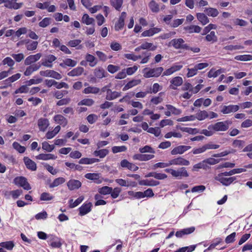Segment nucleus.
<instances>
[{"mask_svg":"<svg viewBox=\"0 0 252 252\" xmlns=\"http://www.w3.org/2000/svg\"><path fill=\"white\" fill-rule=\"evenodd\" d=\"M29 65V66L26 68V69L24 73V75L27 76H30L33 72L38 70L41 67V64L39 63Z\"/></svg>","mask_w":252,"mask_h":252,"instance_id":"obj_13","label":"nucleus"},{"mask_svg":"<svg viewBox=\"0 0 252 252\" xmlns=\"http://www.w3.org/2000/svg\"><path fill=\"white\" fill-rule=\"evenodd\" d=\"M95 54L99 60L103 62H106L108 59L107 55L101 51H97Z\"/></svg>","mask_w":252,"mask_h":252,"instance_id":"obj_60","label":"nucleus"},{"mask_svg":"<svg viewBox=\"0 0 252 252\" xmlns=\"http://www.w3.org/2000/svg\"><path fill=\"white\" fill-rule=\"evenodd\" d=\"M93 204L91 202H85L79 208V215L83 216L90 213L92 209Z\"/></svg>","mask_w":252,"mask_h":252,"instance_id":"obj_5","label":"nucleus"},{"mask_svg":"<svg viewBox=\"0 0 252 252\" xmlns=\"http://www.w3.org/2000/svg\"><path fill=\"white\" fill-rule=\"evenodd\" d=\"M42 56V54L40 53L35 55H30L27 57L24 61V64L26 65H32L38 61Z\"/></svg>","mask_w":252,"mask_h":252,"instance_id":"obj_9","label":"nucleus"},{"mask_svg":"<svg viewBox=\"0 0 252 252\" xmlns=\"http://www.w3.org/2000/svg\"><path fill=\"white\" fill-rule=\"evenodd\" d=\"M99 161V159L96 158H83L79 160V163L82 164H90Z\"/></svg>","mask_w":252,"mask_h":252,"instance_id":"obj_29","label":"nucleus"},{"mask_svg":"<svg viewBox=\"0 0 252 252\" xmlns=\"http://www.w3.org/2000/svg\"><path fill=\"white\" fill-rule=\"evenodd\" d=\"M127 150V147L126 146H113L112 148V152L114 154H116L119 152H125Z\"/></svg>","mask_w":252,"mask_h":252,"instance_id":"obj_54","label":"nucleus"},{"mask_svg":"<svg viewBox=\"0 0 252 252\" xmlns=\"http://www.w3.org/2000/svg\"><path fill=\"white\" fill-rule=\"evenodd\" d=\"M82 21L83 23L86 24L87 25L93 24L94 20V18L90 17L88 14H84L82 18Z\"/></svg>","mask_w":252,"mask_h":252,"instance_id":"obj_42","label":"nucleus"},{"mask_svg":"<svg viewBox=\"0 0 252 252\" xmlns=\"http://www.w3.org/2000/svg\"><path fill=\"white\" fill-rule=\"evenodd\" d=\"M234 59L238 61H248L252 60V55H238V56H235Z\"/></svg>","mask_w":252,"mask_h":252,"instance_id":"obj_50","label":"nucleus"},{"mask_svg":"<svg viewBox=\"0 0 252 252\" xmlns=\"http://www.w3.org/2000/svg\"><path fill=\"white\" fill-rule=\"evenodd\" d=\"M121 191L122 189L120 188L116 187L112 189V192L110 193L111 197L113 199L117 198Z\"/></svg>","mask_w":252,"mask_h":252,"instance_id":"obj_56","label":"nucleus"},{"mask_svg":"<svg viewBox=\"0 0 252 252\" xmlns=\"http://www.w3.org/2000/svg\"><path fill=\"white\" fill-rule=\"evenodd\" d=\"M86 61L89 63V65L94 67L97 64V59L93 55L87 53L85 56Z\"/></svg>","mask_w":252,"mask_h":252,"instance_id":"obj_23","label":"nucleus"},{"mask_svg":"<svg viewBox=\"0 0 252 252\" xmlns=\"http://www.w3.org/2000/svg\"><path fill=\"white\" fill-rule=\"evenodd\" d=\"M165 171L167 172L170 173L172 176L177 179H181L182 178H187L189 176L187 170L185 167H180L177 170H174L173 169H166Z\"/></svg>","mask_w":252,"mask_h":252,"instance_id":"obj_1","label":"nucleus"},{"mask_svg":"<svg viewBox=\"0 0 252 252\" xmlns=\"http://www.w3.org/2000/svg\"><path fill=\"white\" fill-rule=\"evenodd\" d=\"M50 125L49 121L45 118H40L37 121V126L40 131L45 132Z\"/></svg>","mask_w":252,"mask_h":252,"instance_id":"obj_8","label":"nucleus"},{"mask_svg":"<svg viewBox=\"0 0 252 252\" xmlns=\"http://www.w3.org/2000/svg\"><path fill=\"white\" fill-rule=\"evenodd\" d=\"M13 183L17 186L23 188L25 190H29L31 189V187L27 179L23 176L15 177L13 180Z\"/></svg>","mask_w":252,"mask_h":252,"instance_id":"obj_3","label":"nucleus"},{"mask_svg":"<svg viewBox=\"0 0 252 252\" xmlns=\"http://www.w3.org/2000/svg\"><path fill=\"white\" fill-rule=\"evenodd\" d=\"M55 122L63 127H65L68 124V121L66 118L61 114L55 115L53 117Z\"/></svg>","mask_w":252,"mask_h":252,"instance_id":"obj_12","label":"nucleus"},{"mask_svg":"<svg viewBox=\"0 0 252 252\" xmlns=\"http://www.w3.org/2000/svg\"><path fill=\"white\" fill-rule=\"evenodd\" d=\"M13 147L14 149L17 151L19 153H23L26 151V148L24 146H21L19 143L14 142L12 144Z\"/></svg>","mask_w":252,"mask_h":252,"instance_id":"obj_49","label":"nucleus"},{"mask_svg":"<svg viewBox=\"0 0 252 252\" xmlns=\"http://www.w3.org/2000/svg\"><path fill=\"white\" fill-rule=\"evenodd\" d=\"M204 12L209 16L215 17H217L219 14V11L216 9L212 7L206 8Z\"/></svg>","mask_w":252,"mask_h":252,"instance_id":"obj_31","label":"nucleus"},{"mask_svg":"<svg viewBox=\"0 0 252 252\" xmlns=\"http://www.w3.org/2000/svg\"><path fill=\"white\" fill-rule=\"evenodd\" d=\"M154 157V155H153L137 154L133 156V159L139 161H147L152 159Z\"/></svg>","mask_w":252,"mask_h":252,"instance_id":"obj_20","label":"nucleus"},{"mask_svg":"<svg viewBox=\"0 0 252 252\" xmlns=\"http://www.w3.org/2000/svg\"><path fill=\"white\" fill-rule=\"evenodd\" d=\"M121 95V93L116 91H112V90H108L107 91V94L106 95V99L108 100H114Z\"/></svg>","mask_w":252,"mask_h":252,"instance_id":"obj_27","label":"nucleus"},{"mask_svg":"<svg viewBox=\"0 0 252 252\" xmlns=\"http://www.w3.org/2000/svg\"><path fill=\"white\" fill-rule=\"evenodd\" d=\"M81 185L82 183L80 181L75 179L70 180L67 183L68 188L70 190L78 189L81 187Z\"/></svg>","mask_w":252,"mask_h":252,"instance_id":"obj_17","label":"nucleus"},{"mask_svg":"<svg viewBox=\"0 0 252 252\" xmlns=\"http://www.w3.org/2000/svg\"><path fill=\"white\" fill-rule=\"evenodd\" d=\"M154 157V155H153L137 154L133 156V159L139 161H147L152 159Z\"/></svg>","mask_w":252,"mask_h":252,"instance_id":"obj_19","label":"nucleus"},{"mask_svg":"<svg viewBox=\"0 0 252 252\" xmlns=\"http://www.w3.org/2000/svg\"><path fill=\"white\" fill-rule=\"evenodd\" d=\"M85 177L88 179L93 180L95 181V182L96 183H99L98 182L96 181L97 180H98L99 179V175L98 173H87L85 175Z\"/></svg>","mask_w":252,"mask_h":252,"instance_id":"obj_45","label":"nucleus"},{"mask_svg":"<svg viewBox=\"0 0 252 252\" xmlns=\"http://www.w3.org/2000/svg\"><path fill=\"white\" fill-rule=\"evenodd\" d=\"M208 166L206 164L205 160L193 165L192 171H198L199 169H206Z\"/></svg>","mask_w":252,"mask_h":252,"instance_id":"obj_38","label":"nucleus"},{"mask_svg":"<svg viewBox=\"0 0 252 252\" xmlns=\"http://www.w3.org/2000/svg\"><path fill=\"white\" fill-rule=\"evenodd\" d=\"M209 116L208 112L205 110L201 111L199 110L195 116V119H197L199 121H202L208 118Z\"/></svg>","mask_w":252,"mask_h":252,"instance_id":"obj_34","label":"nucleus"},{"mask_svg":"<svg viewBox=\"0 0 252 252\" xmlns=\"http://www.w3.org/2000/svg\"><path fill=\"white\" fill-rule=\"evenodd\" d=\"M84 71V69L82 67H77L70 71L68 72L67 74L69 76L75 77L80 76Z\"/></svg>","mask_w":252,"mask_h":252,"instance_id":"obj_24","label":"nucleus"},{"mask_svg":"<svg viewBox=\"0 0 252 252\" xmlns=\"http://www.w3.org/2000/svg\"><path fill=\"white\" fill-rule=\"evenodd\" d=\"M51 23V18L49 17L44 18L41 21H40L38 25L39 26L42 28H45L49 25Z\"/></svg>","mask_w":252,"mask_h":252,"instance_id":"obj_58","label":"nucleus"},{"mask_svg":"<svg viewBox=\"0 0 252 252\" xmlns=\"http://www.w3.org/2000/svg\"><path fill=\"white\" fill-rule=\"evenodd\" d=\"M16 1L17 0H7L6 3L4 4V6L9 9H18L22 6L23 3H17Z\"/></svg>","mask_w":252,"mask_h":252,"instance_id":"obj_14","label":"nucleus"},{"mask_svg":"<svg viewBox=\"0 0 252 252\" xmlns=\"http://www.w3.org/2000/svg\"><path fill=\"white\" fill-rule=\"evenodd\" d=\"M23 161L27 169L32 171L36 170L37 166L36 163L29 157H25L23 158Z\"/></svg>","mask_w":252,"mask_h":252,"instance_id":"obj_10","label":"nucleus"},{"mask_svg":"<svg viewBox=\"0 0 252 252\" xmlns=\"http://www.w3.org/2000/svg\"><path fill=\"white\" fill-rule=\"evenodd\" d=\"M223 176V175H220V174H219L218 176L215 177V180L225 186H229L236 179L235 177L226 178Z\"/></svg>","mask_w":252,"mask_h":252,"instance_id":"obj_6","label":"nucleus"},{"mask_svg":"<svg viewBox=\"0 0 252 252\" xmlns=\"http://www.w3.org/2000/svg\"><path fill=\"white\" fill-rule=\"evenodd\" d=\"M38 42L36 41H28L26 42V47L28 51L35 50L37 47Z\"/></svg>","mask_w":252,"mask_h":252,"instance_id":"obj_35","label":"nucleus"},{"mask_svg":"<svg viewBox=\"0 0 252 252\" xmlns=\"http://www.w3.org/2000/svg\"><path fill=\"white\" fill-rule=\"evenodd\" d=\"M172 136L177 138H181L182 137V135L180 132L171 131L166 133L164 136L166 138H170Z\"/></svg>","mask_w":252,"mask_h":252,"instance_id":"obj_61","label":"nucleus"},{"mask_svg":"<svg viewBox=\"0 0 252 252\" xmlns=\"http://www.w3.org/2000/svg\"><path fill=\"white\" fill-rule=\"evenodd\" d=\"M239 109V107L237 105H231L229 106H223L221 112L224 114H226L231 112H234L238 111Z\"/></svg>","mask_w":252,"mask_h":252,"instance_id":"obj_21","label":"nucleus"},{"mask_svg":"<svg viewBox=\"0 0 252 252\" xmlns=\"http://www.w3.org/2000/svg\"><path fill=\"white\" fill-rule=\"evenodd\" d=\"M223 71L221 69H218L216 71H214L213 69H211L208 74V76L209 78L216 77Z\"/></svg>","mask_w":252,"mask_h":252,"instance_id":"obj_59","label":"nucleus"},{"mask_svg":"<svg viewBox=\"0 0 252 252\" xmlns=\"http://www.w3.org/2000/svg\"><path fill=\"white\" fill-rule=\"evenodd\" d=\"M157 32H158V28H155L153 29H150L148 30L144 31L141 34V36H142V37L151 36L153 35L154 34H155Z\"/></svg>","mask_w":252,"mask_h":252,"instance_id":"obj_44","label":"nucleus"},{"mask_svg":"<svg viewBox=\"0 0 252 252\" xmlns=\"http://www.w3.org/2000/svg\"><path fill=\"white\" fill-rule=\"evenodd\" d=\"M0 247L5 248L7 250L10 251L13 249L14 247V243L12 241L3 242L0 243Z\"/></svg>","mask_w":252,"mask_h":252,"instance_id":"obj_40","label":"nucleus"},{"mask_svg":"<svg viewBox=\"0 0 252 252\" xmlns=\"http://www.w3.org/2000/svg\"><path fill=\"white\" fill-rule=\"evenodd\" d=\"M111 5L118 11H120L123 3V0H110Z\"/></svg>","mask_w":252,"mask_h":252,"instance_id":"obj_37","label":"nucleus"},{"mask_svg":"<svg viewBox=\"0 0 252 252\" xmlns=\"http://www.w3.org/2000/svg\"><path fill=\"white\" fill-rule=\"evenodd\" d=\"M189 161L182 157H178L169 161V164L176 165H186L189 164Z\"/></svg>","mask_w":252,"mask_h":252,"instance_id":"obj_11","label":"nucleus"},{"mask_svg":"<svg viewBox=\"0 0 252 252\" xmlns=\"http://www.w3.org/2000/svg\"><path fill=\"white\" fill-rule=\"evenodd\" d=\"M39 74L42 76L50 77L58 80L61 79L62 77L60 73L53 70L40 71Z\"/></svg>","mask_w":252,"mask_h":252,"instance_id":"obj_7","label":"nucleus"},{"mask_svg":"<svg viewBox=\"0 0 252 252\" xmlns=\"http://www.w3.org/2000/svg\"><path fill=\"white\" fill-rule=\"evenodd\" d=\"M99 91L100 89L99 88L94 86H88L84 89L83 91V93L85 94H97L99 93Z\"/></svg>","mask_w":252,"mask_h":252,"instance_id":"obj_30","label":"nucleus"},{"mask_svg":"<svg viewBox=\"0 0 252 252\" xmlns=\"http://www.w3.org/2000/svg\"><path fill=\"white\" fill-rule=\"evenodd\" d=\"M84 199V197L83 196H79L77 199H76L74 202L72 199H70L69 201V207L71 208H73L77 206L79 204H80Z\"/></svg>","mask_w":252,"mask_h":252,"instance_id":"obj_33","label":"nucleus"},{"mask_svg":"<svg viewBox=\"0 0 252 252\" xmlns=\"http://www.w3.org/2000/svg\"><path fill=\"white\" fill-rule=\"evenodd\" d=\"M94 103V101L92 98H84L78 103V105H86L91 106Z\"/></svg>","mask_w":252,"mask_h":252,"instance_id":"obj_41","label":"nucleus"},{"mask_svg":"<svg viewBox=\"0 0 252 252\" xmlns=\"http://www.w3.org/2000/svg\"><path fill=\"white\" fill-rule=\"evenodd\" d=\"M181 131L187 132L190 134H196L199 132V130L197 128H192L190 127H178Z\"/></svg>","mask_w":252,"mask_h":252,"instance_id":"obj_36","label":"nucleus"},{"mask_svg":"<svg viewBox=\"0 0 252 252\" xmlns=\"http://www.w3.org/2000/svg\"><path fill=\"white\" fill-rule=\"evenodd\" d=\"M158 92V83L153 85V88H150L149 91L146 92H140L136 94L135 96L137 98L144 97L148 93H156Z\"/></svg>","mask_w":252,"mask_h":252,"instance_id":"obj_18","label":"nucleus"},{"mask_svg":"<svg viewBox=\"0 0 252 252\" xmlns=\"http://www.w3.org/2000/svg\"><path fill=\"white\" fill-rule=\"evenodd\" d=\"M231 123L228 121L220 122L214 125H211L208 126V129L214 131H226L229 127V125Z\"/></svg>","mask_w":252,"mask_h":252,"instance_id":"obj_2","label":"nucleus"},{"mask_svg":"<svg viewBox=\"0 0 252 252\" xmlns=\"http://www.w3.org/2000/svg\"><path fill=\"white\" fill-rule=\"evenodd\" d=\"M112 188L108 186H104L98 189V192L102 195H107L112 192Z\"/></svg>","mask_w":252,"mask_h":252,"instance_id":"obj_46","label":"nucleus"},{"mask_svg":"<svg viewBox=\"0 0 252 252\" xmlns=\"http://www.w3.org/2000/svg\"><path fill=\"white\" fill-rule=\"evenodd\" d=\"M191 148V147L189 146H184L181 145L177 146L174 148L171 151V154L172 155H175L177 154H182L185 152L189 150Z\"/></svg>","mask_w":252,"mask_h":252,"instance_id":"obj_15","label":"nucleus"},{"mask_svg":"<svg viewBox=\"0 0 252 252\" xmlns=\"http://www.w3.org/2000/svg\"><path fill=\"white\" fill-rule=\"evenodd\" d=\"M54 198V196L48 192H43L40 196V200L41 201H50Z\"/></svg>","mask_w":252,"mask_h":252,"instance_id":"obj_51","label":"nucleus"},{"mask_svg":"<svg viewBox=\"0 0 252 252\" xmlns=\"http://www.w3.org/2000/svg\"><path fill=\"white\" fill-rule=\"evenodd\" d=\"M140 185L141 186H156L157 185V182L153 180H140L138 182Z\"/></svg>","mask_w":252,"mask_h":252,"instance_id":"obj_47","label":"nucleus"},{"mask_svg":"<svg viewBox=\"0 0 252 252\" xmlns=\"http://www.w3.org/2000/svg\"><path fill=\"white\" fill-rule=\"evenodd\" d=\"M185 29L188 31L189 33H199L201 31V28L198 26L192 25L185 27Z\"/></svg>","mask_w":252,"mask_h":252,"instance_id":"obj_43","label":"nucleus"},{"mask_svg":"<svg viewBox=\"0 0 252 252\" xmlns=\"http://www.w3.org/2000/svg\"><path fill=\"white\" fill-rule=\"evenodd\" d=\"M206 39L208 41L215 42L218 40L217 37L215 34V32L214 31L211 32L206 36Z\"/></svg>","mask_w":252,"mask_h":252,"instance_id":"obj_52","label":"nucleus"},{"mask_svg":"<svg viewBox=\"0 0 252 252\" xmlns=\"http://www.w3.org/2000/svg\"><path fill=\"white\" fill-rule=\"evenodd\" d=\"M244 48V46L240 45H227L225 47H224L223 49L226 50H229V51H233V50H241L243 49Z\"/></svg>","mask_w":252,"mask_h":252,"instance_id":"obj_55","label":"nucleus"},{"mask_svg":"<svg viewBox=\"0 0 252 252\" xmlns=\"http://www.w3.org/2000/svg\"><path fill=\"white\" fill-rule=\"evenodd\" d=\"M42 149L48 152H52L55 148V146L54 145H50L47 142L44 141L42 143Z\"/></svg>","mask_w":252,"mask_h":252,"instance_id":"obj_53","label":"nucleus"},{"mask_svg":"<svg viewBox=\"0 0 252 252\" xmlns=\"http://www.w3.org/2000/svg\"><path fill=\"white\" fill-rule=\"evenodd\" d=\"M77 61L69 58H66L63 60V62L60 63V66L63 68H66L67 67H74L77 64Z\"/></svg>","mask_w":252,"mask_h":252,"instance_id":"obj_16","label":"nucleus"},{"mask_svg":"<svg viewBox=\"0 0 252 252\" xmlns=\"http://www.w3.org/2000/svg\"><path fill=\"white\" fill-rule=\"evenodd\" d=\"M141 48L144 50L146 49L154 51L156 49L157 46L154 45L152 43L146 42L141 44Z\"/></svg>","mask_w":252,"mask_h":252,"instance_id":"obj_48","label":"nucleus"},{"mask_svg":"<svg viewBox=\"0 0 252 252\" xmlns=\"http://www.w3.org/2000/svg\"><path fill=\"white\" fill-rule=\"evenodd\" d=\"M128 194L129 195L133 196V197L137 199L144 198L143 193V192L141 191L134 192L133 191H129L128 192Z\"/></svg>","mask_w":252,"mask_h":252,"instance_id":"obj_57","label":"nucleus"},{"mask_svg":"<svg viewBox=\"0 0 252 252\" xmlns=\"http://www.w3.org/2000/svg\"><path fill=\"white\" fill-rule=\"evenodd\" d=\"M198 20L203 25H205L209 22V20L207 16L202 13H198L196 15Z\"/></svg>","mask_w":252,"mask_h":252,"instance_id":"obj_39","label":"nucleus"},{"mask_svg":"<svg viewBox=\"0 0 252 252\" xmlns=\"http://www.w3.org/2000/svg\"><path fill=\"white\" fill-rule=\"evenodd\" d=\"M110 48L113 51H118L122 49V46L118 42H112L110 44Z\"/></svg>","mask_w":252,"mask_h":252,"instance_id":"obj_64","label":"nucleus"},{"mask_svg":"<svg viewBox=\"0 0 252 252\" xmlns=\"http://www.w3.org/2000/svg\"><path fill=\"white\" fill-rule=\"evenodd\" d=\"M94 75L98 79H102L106 77L107 72L102 67H97L94 70Z\"/></svg>","mask_w":252,"mask_h":252,"instance_id":"obj_25","label":"nucleus"},{"mask_svg":"<svg viewBox=\"0 0 252 252\" xmlns=\"http://www.w3.org/2000/svg\"><path fill=\"white\" fill-rule=\"evenodd\" d=\"M183 83V79L181 77H174L171 81V83L176 86H180Z\"/></svg>","mask_w":252,"mask_h":252,"instance_id":"obj_62","label":"nucleus"},{"mask_svg":"<svg viewBox=\"0 0 252 252\" xmlns=\"http://www.w3.org/2000/svg\"><path fill=\"white\" fill-rule=\"evenodd\" d=\"M109 151L107 149H102L98 150H95L93 152V155L96 157H99L100 158H104L108 155Z\"/></svg>","mask_w":252,"mask_h":252,"instance_id":"obj_26","label":"nucleus"},{"mask_svg":"<svg viewBox=\"0 0 252 252\" xmlns=\"http://www.w3.org/2000/svg\"><path fill=\"white\" fill-rule=\"evenodd\" d=\"M36 159L39 160H47L50 159H56L57 156L52 154H40L35 157Z\"/></svg>","mask_w":252,"mask_h":252,"instance_id":"obj_22","label":"nucleus"},{"mask_svg":"<svg viewBox=\"0 0 252 252\" xmlns=\"http://www.w3.org/2000/svg\"><path fill=\"white\" fill-rule=\"evenodd\" d=\"M81 42V40L80 39H73L70 40L67 43V45L71 47H76L79 44H80Z\"/></svg>","mask_w":252,"mask_h":252,"instance_id":"obj_63","label":"nucleus"},{"mask_svg":"<svg viewBox=\"0 0 252 252\" xmlns=\"http://www.w3.org/2000/svg\"><path fill=\"white\" fill-rule=\"evenodd\" d=\"M169 44L175 49H189V46L185 43V41L182 38L173 39Z\"/></svg>","mask_w":252,"mask_h":252,"instance_id":"obj_4","label":"nucleus"},{"mask_svg":"<svg viewBox=\"0 0 252 252\" xmlns=\"http://www.w3.org/2000/svg\"><path fill=\"white\" fill-rule=\"evenodd\" d=\"M141 80L140 79H133L129 81L123 88V91H126L137 85L141 83Z\"/></svg>","mask_w":252,"mask_h":252,"instance_id":"obj_28","label":"nucleus"},{"mask_svg":"<svg viewBox=\"0 0 252 252\" xmlns=\"http://www.w3.org/2000/svg\"><path fill=\"white\" fill-rule=\"evenodd\" d=\"M65 181V180L63 177H59L56 178L53 182L49 185L50 188H54L58 187V186L63 184Z\"/></svg>","mask_w":252,"mask_h":252,"instance_id":"obj_32","label":"nucleus"}]
</instances>
